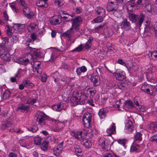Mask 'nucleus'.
Segmentation results:
<instances>
[{"mask_svg": "<svg viewBox=\"0 0 157 157\" xmlns=\"http://www.w3.org/2000/svg\"><path fill=\"white\" fill-rule=\"evenodd\" d=\"M117 141L119 144L122 145L124 148L126 147L125 144L127 142V141L126 139H119L117 140Z\"/></svg>", "mask_w": 157, "mask_h": 157, "instance_id": "nucleus-35", "label": "nucleus"}, {"mask_svg": "<svg viewBox=\"0 0 157 157\" xmlns=\"http://www.w3.org/2000/svg\"><path fill=\"white\" fill-rule=\"evenodd\" d=\"M11 41L13 42H16L18 39V37L17 35H13V36L10 37Z\"/></svg>", "mask_w": 157, "mask_h": 157, "instance_id": "nucleus-44", "label": "nucleus"}, {"mask_svg": "<svg viewBox=\"0 0 157 157\" xmlns=\"http://www.w3.org/2000/svg\"><path fill=\"white\" fill-rule=\"evenodd\" d=\"M129 17L130 20L133 23H135L137 25L140 27L141 25L144 20V16L143 14L138 15L133 14L129 15Z\"/></svg>", "mask_w": 157, "mask_h": 157, "instance_id": "nucleus-3", "label": "nucleus"}, {"mask_svg": "<svg viewBox=\"0 0 157 157\" xmlns=\"http://www.w3.org/2000/svg\"><path fill=\"white\" fill-rule=\"evenodd\" d=\"M125 128L128 133L132 132L133 130V123L131 121H128L127 122Z\"/></svg>", "mask_w": 157, "mask_h": 157, "instance_id": "nucleus-18", "label": "nucleus"}, {"mask_svg": "<svg viewBox=\"0 0 157 157\" xmlns=\"http://www.w3.org/2000/svg\"><path fill=\"white\" fill-rule=\"evenodd\" d=\"M47 79V76L45 74H44L41 76V81L43 82H46Z\"/></svg>", "mask_w": 157, "mask_h": 157, "instance_id": "nucleus-48", "label": "nucleus"}, {"mask_svg": "<svg viewBox=\"0 0 157 157\" xmlns=\"http://www.w3.org/2000/svg\"><path fill=\"white\" fill-rule=\"evenodd\" d=\"M63 142H62L53 148L54 154L56 156H58L61 153L63 150Z\"/></svg>", "mask_w": 157, "mask_h": 157, "instance_id": "nucleus-12", "label": "nucleus"}, {"mask_svg": "<svg viewBox=\"0 0 157 157\" xmlns=\"http://www.w3.org/2000/svg\"><path fill=\"white\" fill-rule=\"evenodd\" d=\"M21 70L22 71H23V70H22L21 69H19L18 70V71H17V73L15 75L14 77H15L17 79V78L18 79L19 78V77L21 76V75H20V74Z\"/></svg>", "mask_w": 157, "mask_h": 157, "instance_id": "nucleus-59", "label": "nucleus"}, {"mask_svg": "<svg viewBox=\"0 0 157 157\" xmlns=\"http://www.w3.org/2000/svg\"><path fill=\"white\" fill-rule=\"evenodd\" d=\"M117 63L124 66L126 65L125 63L123 61L122 59H119L117 61Z\"/></svg>", "mask_w": 157, "mask_h": 157, "instance_id": "nucleus-64", "label": "nucleus"}, {"mask_svg": "<svg viewBox=\"0 0 157 157\" xmlns=\"http://www.w3.org/2000/svg\"><path fill=\"white\" fill-rule=\"evenodd\" d=\"M118 7L116 0H109L107 7V10L109 11H113L117 9Z\"/></svg>", "mask_w": 157, "mask_h": 157, "instance_id": "nucleus-10", "label": "nucleus"}, {"mask_svg": "<svg viewBox=\"0 0 157 157\" xmlns=\"http://www.w3.org/2000/svg\"><path fill=\"white\" fill-rule=\"evenodd\" d=\"M23 10V13L25 16L31 11V10H30V9L28 7H24Z\"/></svg>", "mask_w": 157, "mask_h": 157, "instance_id": "nucleus-51", "label": "nucleus"}, {"mask_svg": "<svg viewBox=\"0 0 157 157\" xmlns=\"http://www.w3.org/2000/svg\"><path fill=\"white\" fill-rule=\"evenodd\" d=\"M55 4L58 5L59 7L63 6L64 4V2L63 0H54Z\"/></svg>", "mask_w": 157, "mask_h": 157, "instance_id": "nucleus-41", "label": "nucleus"}, {"mask_svg": "<svg viewBox=\"0 0 157 157\" xmlns=\"http://www.w3.org/2000/svg\"><path fill=\"white\" fill-rule=\"evenodd\" d=\"M104 25H100L98 27H97L95 28L94 29H93V31H94V32L95 33H99L100 31H101L102 30L104 29Z\"/></svg>", "mask_w": 157, "mask_h": 157, "instance_id": "nucleus-38", "label": "nucleus"}, {"mask_svg": "<svg viewBox=\"0 0 157 157\" xmlns=\"http://www.w3.org/2000/svg\"><path fill=\"white\" fill-rule=\"evenodd\" d=\"M10 132H16V133H22L23 132V131H22L20 128H18L16 129V130L15 129H13L12 130H10Z\"/></svg>", "mask_w": 157, "mask_h": 157, "instance_id": "nucleus-57", "label": "nucleus"}, {"mask_svg": "<svg viewBox=\"0 0 157 157\" xmlns=\"http://www.w3.org/2000/svg\"><path fill=\"white\" fill-rule=\"evenodd\" d=\"M113 14L117 18H120L121 16V11L120 10H117V9L113 10Z\"/></svg>", "mask_w": 157, "mask_h": 157, "instance_id": "nucleus-36", "label": "nucleus"}, {"mask_svg": "<svg viewBox=\"0 0 157 157\" xmlns=\"http://www.w3.org/2000/svg\"><path fill=\"white\" fill-rule=\"evenodd\" d=\"M29 49L30 51V53L28 54L31 57L32 59H34L36 58H40L41 57L40 51L39 49L33 48L29 47Z\"/></svg>", "mask_w": 157, "mask_h": 157, "instance_id": "nucleus-8", "label": "nucleus"}, {"mask_svg": "<svg viewBox=\"0 0 157 157\" xmlns=\"http://www.w3.org/2000/svg\"><path fill=\"white\" fill-rule=\"evenodd\" d=\"M75 33L73 29L71 27L67 31L63 33L62 35L63 37L67 38L68 41H71L75 36Z\"/></svg>", "mask_w": 157, "mask_h": 157, "instance_id": "nucleus-9", "label": "nucleus"}, {"mask_svg": "<svg viewBox=\"0 0 157 157\" xmlns=\"http://www.w3.org/2000/svg\"><path fill=\"white\" fill-rule=\"evenodd\" d=\"M131 150L132 151H135L137 152H139L140 151V149L134 145L132 146L131 147Z\"/></svg>", "mask_w": 157, "mask_h": 157, "instance_id": "nucleus-52", "label": "nucleus"}, {"mask_svg": "<svg viewBox=\"0 0 157 157\" xmlns=\"http://www.w3.org/2000/svg\"><path fill=\"white\" fill-rule=\"evenodd\" d=\"M151 56L152 59H155L157 58V51H154L151 54Z\"/></svg>", "mask_w": 157, "mask_h": 157, "instance_id": "nucleus-50", "label": "nucleus"}, {"mask_svg": "<svg viewBox=\"0 0 157 157\" xmlns=\"http://www.w3.org/2000/svg\"><path fill=\"white\" fill-rule=\"evenodd\" d=\"M48 142L47 141L43 142L40 144V148L41 150L44 151L48 150Z\"/></svg>", "mask_w": 157, "mask_h": 157, "instance_id": "nucleus-25", "label": "nucleus"}, {"mask_svg": "<svg viewBox=\"0 0 157 157\" xmlns=\"http://www.w3.org/2000/svg\"><path fill=\"white\" fill-rule=\"evenodd\" d=\"M93 40V38L92 37H90L89 38L88 40L87 41L86 43L87 44H88L89 45H90V46H91L92 45V44L91 42Z\"/></svg>", "mask_w": 157, "mask_h": 157, "instance_id": "nucleus-62", "label": "nucleus"}, {"mask_svg": "<svg viewBox=\"0 0 157 157\" xmlns=\"http://www.w3.org/2000/svg\"><path fill=\"white\" fill-rule=\"evenodd\" d=\"M128 71L130 73H133L136 72V71L138 69V67L137 65L136 64H130L127 67Z\"/></svg>", "mask_w": 157, "mask_h": 157, "instance_id": "nucleus-20", "label": "nucleus"}, {"mask_svg": "<svg viewBox=\"0 0 157 157\" xmlns=\"http://www.w3.org/2000/svg\"><path fill=\"white\" fill-rule=\"evenodd\" d=\"M33 70L34 72V74H36L37 76H38L41 73V69L39 67H33Z\"/></svg>", "mask_w": 157, "mask_h": 157, "instance_id": "nucleus-34", "label": "nucleus"}, {"mask_svg": "<svg viewBox=\"0 0 157 157\" xmlns=\"http://www.w3.org/2000/svg\"><path fill=\"white\" fill-rule=\"evenodd\" d=\"M9 39L8 38L5 37L3 39V41L2 43L4 44H7L9 42Z\"/></svg>", "mask_w": 157, "mask_h": 157, "instance_id": "nucleus-63", "label": "nucleus"}, {"mask_svg": "<svg viewBox=\"0 0 157 157\" xmlns=\"http://www.w3.org/2000/svg\"><path fill=\"white\" fill-rule=\"evenodd\" d=\"M151 142H155L157 143V135H155L151 137L150 139Z\"/></svg>", "mask_w": 157, "mask_h": 157, "instance_id": "nucleus-54", "label": "nucleus"}, {"mask_svg": "<svg viewBox=\"0 0 157 157\" xmlns=\"http://www.w3.org/2000/svg\"><path fill=\"white\" fill-rule=\"evenodd\" d=\"M34 15V13L31 11L26 14L25 16L29 19L32 18Z\"/></svg>", "mask_w": 157, "mask_h": 157, "instance_id": "nucleus-55", "label": "nucleus"}, {"mask_svg": "<svg viewBox=\"0 0 157 157\" xmlns=\"http://www.w3.org/2000/svg\"><path fill=\"white\" fill-rule=\"evenodd\" d=\"M41 137L37 135L34 138V143L36 145H40L41 142Z\"/></svg>", "mask_w": 157, "mask_h": 157, "instance_id": "nucleus-32", "label": "nucleus"}, {"mask_svg": "<svg viewBox=\"0 0 157 157\" xmlns=\"http://www.w3.org/2000/svg\"><path fill=\"white\" fill-rule=\"evenodd\" d=\"M0 57L3 60L5 61H7L10 58L9 54H1L0 53Z\"/></svg>", "mask_w": 157, "mask_h": 157, "instance_id": "nucleus-33", "label": "nucleus"}, {"mask_svg": "<svg viewBox=\"0 0 157 157\" xmlns=\"http://www.w3.org/2000/svg\"><path fill=\"white\" fill-rule=\"evenodd\" d=\"M38 129V128L36 125H34L32 127H30L28 128V130L33 132H36Z\"/></svg>", "mask_w": 157, "mask_h": 157, "instance_id": "nucleus-43", "label": "nucleus"}, {"mask_svg": "<svg viewBox=\"0 0 157 157\" xmlns=\"http://www.w3.org/2000/svg\"><path fill=\"white\" fill-rule=\"evenodd\" d=\"M152 28L151 27L150 25V24L147 25H146L144 29V36H146L147 35H148V33H150V31L151 29H152Z\"/></svg>", "mask_w": 157, "mask_h": 157, "instance_id": "nucleus-27", "label": "nucleus"}, {"mask_svg": "<svg viewBox=\"0 0 157 157\" xmlns=\"http://www.w3.org/2000/svg\"><path fill=\"white\" fill-rule=\"evenodd\" d=\"M36 25L35 24H32L29 25L28 27V30H30V29L31 30H33L34 29Z\"/></svg>", "mask_w": 157, "mask_h": 157, "instance_id": "nucleus-61", "label": "nucleus"}, {"mask_svg": "<svg viewBox=\"0 0 157 157\" xmlns=\"http://www.w3.org/2000/svg\"><path fill=\"white\" fill-rule=\"evenodd\" d=\"M142 134L139 132L137 133L134 137L135 141L141 140H142Z\"/></svg>", "mask_w": 157, "mask_h": 157, "instance_id": "nucleus-37", "label": "nucleus"}, {"mask_svg": "<svg viewBox=\"0 0 157 157\" xmlns=\"http://www.w3.org/2000/svg\"><path fill=\"white\" fill-rule=\"evenodd\" d=\"M108 112L106 110L101 109L98 113V115L101 118H104L106 116Z\"/></svg>", "mask_w": 157, "mask_h": 157, "instance_id": "nucleus-31", "label": "nucleus"}, {"mask_svg": "<svg viewBox=\"0 0 157 157\" xmlns=\"http://www.w3.org/2000/svg\"><path fill=\"white\" fill-rule=\"evenodd\" d=\"M10 95L8 93L5 92L3 94V98L4 100H6L9 98Z\"/></svg>", "mask_w": 157, "mask_h": 157, "instance_id": "nucleus-58", "label": "nucleus"}, {"mask_svg": "<svg viewBox=\"0 0 157 157\" xmlns=\"http://www.w3.org/2000/svg\"><path fill=\"white\" fill-rule=\"evenodd\" d=\"M131 2L134 4H139L141 5H144L146 3L145 0H131Z\"/></svg>", "mask_w": 157, "mask_h": 157, "instance_id": "nucleus-29", "label": "nucleus"}, {"mask_svg": "<svg viewBox=\"0 0 157 157\" xmlns=\"http://www.w3.org/2000/svg\"><path fill=\"white\" fill-rule=\"evenodd\" d=\"M86 71L87 68L86 67L83 66L78 68L76 70V72L78 75H80L82 72H85Z\"/></svg>", "mask_w": 157, "mask_h": 157, "instance_id": "nucleus-26", "label": "nucleus"}, {"mask_svg": "<svg viewBox=\"0 0 157 157\" xmlns=\"http://www.w3.org/2000/svg\"><path fill=\"white\" fill-rule=\"evenodd\" d=\"M92 119V115L89 112L86 113L83 115L82 121L85 127L87 128L91 127Z\"/></svg>", "mask_w": 157, "mask_h": 157, "instance_id": "nucleus-6", "label": "nucleus"}, {"mask_svg": "<svg viewBox=\"0 0 157 157\" xmlns=\"http://www.w3.org/2000/svg\"><path fill=\"white\" fill-rule=\"evenodd\" d=\"M113 74L116 79L118 80L122 81L126 78L125 73L124 71H120L118 73L115 72Z\"/></svg>", "mask_w": 157, "mask_h": 157, "instance_id": "nucleus-15", "label": "nucleus"}, {"mask_svg": "<svg viewBox=\"0 0 157 157\" xmlns=\"http://www.w3.org/2000/svg\"><path fill=\"white\" fill-rule=\"evenodd\" d=\"M52 107L53 110L60 112L63 108V103L62 102H60L56 105H52Z\"/></svg>", "mask_w": 157, "mask_h": 157, "instance_id": "nucleus-17", "label": "nucleus"}, {"mask_svg": "<svg viewBox=\"0 0 157 157\" xmlns=\"http://www.w3.org/2000/svg\"><path fill=\"white\" fill-rule=\"evenodd\" d=\"M20 110L21 111H28L29 110V108L28 106L23 104H21L18 106L17 109V111Z\"/></svg>", "mask_w": 157, "mask_h": 157, "instance_id": "nucleus-30", "label": "nucleus"}, {"mask_svg": "<svg viewBox=\"0 0 157 157\" xmlns=\"http://www.w3.org/2000/svg\"><path fill=\"white\" fill-rule=\"evenodd\" d=\"M70 21L72 22L71 28L75 29L77 31L78 30L79 27L82 23L81 18L79 16L77 17L74 19H71V20H68L66 21L67 22H69Z\"/></svg>", "mask_w": 157, "mask_h": 157, "instance_id": "nucleus-7", "label": "nucleus"}, {"mask_svg": "<svg viewBox=\"0 0 157 157\" xmlns=\"http://www.w3.org/2000/svg\"><path fill=\"white\" fill-rule=\"evenodd\" d=\"M50 23L52 25H55L56 24H59V20L58 19H53L50 21Z\"/></svg>", "mask_w": 157, "mask_h": 157, "instance_id": "nucleus-56", "label": "nucleus"}, {"mask_svg": "<svg viewBox=\"0 0 157 157\" xmlns=\"http://www.w3.org/2000/svg\"><path fill=\"white\" fill-rule=\"evenodd\" d=\"M141 90L146 93L147 94L150 95L151 94L150 92V90L148 88V86L145 84L143 85L141 87Z\"/></svg>", "mask_w": 157, "mask_h": 157, "instance_id": "nucleus-28", "label": "nucleus"}, {"mask_svg": "<svg viewBox=\"0 0 157 157\" xmlns=\"http://www.w3.org/2000/svg\"><path fill=\"white\" fill-rule=\"evenodd\" d=\"M155 67H152L151 68V73H149L147 75V78H148L149 77V80L150 82H153V80L156 81V78H157L155 76V74H154V72H155Z\"/></svg>", "mask_w": 157, "mask_h": 157, "instance_id": "nucleus-16", "label": "nucleus"}, {"mask_svg": "<svg viewBox=\"0 0 157 157\" xmlns=\"http://www.w3.org/2000/svg\"><path fill=\"white\" fill-rule=\"evenodd\" d=\"M99 142V144L101 147L102 150L105 151L110 149V146L113 143V142L111 143L109 140L104 138H100Z\"/></svg>", "mask_w": 157, "mask_h": 157, "instance_id": "nucleus-5", "label": "nucleus"}, {"mask_svg": "<svg viewBox=\"0 0 157 157\" xmlns=\"http://www.w3.org/2000/svg\"><path fill=\"white\" fill-rule=\"evenodd\" d=\"M6 50L5 46L4 45H2L0 43V52L2 53L6 51Z\"/></svg>", "mask_w": 157, "mask_h": 157, "instance_id": "nucleus-53", "label": "nucleus"}, {"mask_svg": "<svg viewBox=\"0 0 157 157\" xmlns=\"http://www.w3.org/2000/svg\"><path fill=\"white\" fill-rule=\"evenodd\" d=\"M71 135L77 140L81 141V144L84 145L86 148H89L92 145V143L87 139L86 136L82 131H73L71 132Z\"/></svg>", "mask_w": 157, "mask_h": 157, "instance_id": "nucleus-2", "label": "nucleus"}, {"mask_svg": "<svg viewBox=\"0 0 157 157\" xmlns=\"http://www.w3.org/2000/svg\"><path fill=\"white\" fill-rule=\"evenodd\" d=\"M45 2H44L43 0H38L37 1L36 4L37 6L41 8H47L48 4V3H46Z\"/></svg>", "mask_w": 157, "mask_h": 157, "instance_id": "nucleus-23", "label": "nucleus"}, {"mask_svg": "<svg viewBox=\"0 0 157 157\" xmlns=\"http://www.w3.org/2000/svg\"><path fill=\"white\" fill-rule=\"evenodd\" d=\"M90 79L93 83L94 86H98L100 84V77L97 75L93 74L91 75Z\"/></svg>", "mask_w": 157, "mask_h": 157, "instance_id": "nucleus-13", "label": "nucleus"}, {"mask_svg": "<svg viewBox=\"0 0 157 157\" xmlns=\"http://www.w3.org/2000/svg\"><path fill=\"white\" fill-rule=\"evenodd\" d=\"M36 117L37 121L38 124L41 125L45 124V121L48 118V116L47 115L43 112L38 111L36 113Z\"/></svg>", "mask_w": 157, "mask_h": 157, "instance_id": "nucleus-4", "label": "nucleus"}, {"mask_svg": "<svg viewBox=\"0 0 157 157\" xmlns=\"http://www.w3.org/2000/svg\"><path fill=\"white\" fill-rule=\"evenodd\" d=\"M86 91L82 92L80 91H74L72 97L71 98V102L73 106L78 105H84L85 103L86 100L87 98L86 93Z\"/></svg>", "mask_w": 157, "mask_h": 157, "instance_id": "nucleus-1", "label": "nucleus"}, {"mask_svg": "<svg viewBox=\"0 0 157 157\" xmlns=\"http://www.w3.org/2000/svg\"><path fill=\"white\" fill-rule=\"evenodd\" d=\"M29 59H22L19 61V63L26 65L29 63Z\"/></svg>", "mask_w": 157, "mask_h": 157, "instance_id": "nucleus-49", "label": "nucleus"}, {"mask_svg": "<svg viewBox=\"0 0 157 157\" xmlns=\"http://www.w3.org/2000/svg\"><path fill=\"white\" fill-rule=\"evenodd\" d=\"M24 84L25 86L29 88H32L34 86V84L28 80H26L24 82Z\"/></svg>", "mask_w": 157, "mask_h": 157, "instance_id": "nucleus-39", "label": "nucleus"}, {"mask_svg": "<svg viewBox=\"0 0 157 157\" xmlns=\"http://www.w3.org/2000/svg\"><path fill=\"white\" fill-rule=\"evenodd\" d=\"M145 11L150 13H152L154 15L156 14L157 10L153 8L152 5L150 4H147L146 5L144 8Z\"/></svg>", "mask_w": 157, "mask_h": 157, "instance_id": "nucleus-14", "label": "nucleus"}, {"mask_svg": "<svg viewBox=\"0 0 157 157\" xmlns=\"http://www.w3.org/2000/svg\"><path fill=\"white\" fill-rule=\"evenodd\" d=\"M33 63H32V65H33V67H39L40 66L41 63L39 61L36 60H34L33 62Z\"/></svg>", "mask_w": 157, "mask_h": 157, "instance_id": "nucleus-46", "label": "nucleus"}, {"mask_svg": "<svg viewBox=\"0 0 157 157\" xmlns=\"http://www.w3.org/2000/svg\"><path fill=\"white\" fill-rule=\"evenodd\" d=\"M37 100L33 98H29L27 99L26 102V104H30L31 105H33L36 102Z\"/></svg>", "mask_w": 157, "mask_h": 157, "instance_id": "nucleus-40", "label": "nucleus"}, {"mask_svg": "<svg viewBox=\"0 0 157 157\" xmlns=\"http://www.w3.org/2000/svg\"><path fill=\"white\" fill-rule=\"evenodd\" d=\"M84 46L83 44H80L78 47L76 48L74 50H72V52H75L76 51L78 52H80L82 51L84 48Z\"/></svg>", "mask_w": 157, "mask_h": 157, "instance_id": "nucleus-42", "label": "nucleus"}, {"mask_svg": "<svg viewBox=\"0 0 157 157\" xmlns=\"http://www.w3.org/2000/svg\"><path fill=\"white\" fill-rule=\"evenodd\" d=\"M102 16H103L100 15L95 18L94 20V22L95 23H97L101 22L103 20V18L102 17Z\"/></svg>", "mask_w": 157, "mask_h": 157, "instance_id": "nucleus-45", "label": "nucleus"}, {"mask_svg": "<svg viewBox=\"0 0 157 157\" xmlns=\"http://www.w3.org/2000/svg\"><path fill=\"white\" fill-rule=\"evenodd\" d=\"M15 2H13L12 3H10L9 4V5L10 6V7L12 8L13 10L17 13V9L16 8V6H15Z\"/></svg>", "mask_w": 157, "mask_h": 157, "instance_id": "nucleus-47", "label": "nucleus"}, {"mask_svg": "<svg viewBox=\"0 0 157 157\" xmlns=\"http://www.w3.org/2000/svg\"><path fill=\"white\" fill-rule=\"evenodd\" d=\"M120 26L121 28L125 31H128L131 29V25L129 21L127 19H124L121 23Z\"/></svg>", "mask_w": 157, "mask_h": 157, "instance_id": "nucleus-11", "label": "nucleus"}, {"mask_svg": "<svg viewBox=\"0 0 157 157\" xmlns=\"http://www.w3.org/2000/svg\"><path fill=\"white\" fill-rule=\"evenodd\" d=\"M123 106L124 108L126 107L128 109L133 108L135 106L132 101L130 100H128L125 101Z\"/></svg>", "mask_w": 157, "mask_h": 157, "instance_id": "nucleus-21", "label": "nucleus"}, {"mask_svg": "<svg viewBox=\"0 0 157 157\" xmlns=\"http://www.w3.org/2000/svg\"><path fill=\"white\" fill-rule=\"evenodd\" d=\"M82 9L80 7H77L76 8V12L77 13L79 14L82 12Z\"/></svg>", "mask_w": 157, "mask_h": 157, "instance_id": "nucleus-60", "label": "nucleus"}, {"mask_svg": "<svg viewBox=\"0 0 157 157\" xmlns=\"http://www.w3.org/2000/svg\"><path fill=\"white\" fill-rule=\"evenodd\" d=\"M106 132L108 133V136H111L112 134H115L116 133L115 124L113 123L111 127L107 130Z\"/></svg>", "mask_w": 157, "mask_h": 157, "instance_id": "nucleus-19", "label": "nucleus"}, {"mask_svg": "<svg viewBox=\"0 0 157 157\" xmlns=\"http://www.w3.org/2000/svg\"><path fill=\"white\" fill-rule=\"evenodd\" d=\"M95 10L98 15L103 16L105 14V10L102 7H98L95 9Z\"/></svg>", "mask_w": 157, "mask_h": 157, "instance_id": "nucleus-24", "label": "nucleus"}, {"mask_svg": "<svg viewBox=\"0 0 157 157\" xmlns=\"http://www.w3.org/2000/svg\"><path fill=\"white\" fill-rule=\"evenodd\" d=\"M75 150V152L76 155L78 156H81L82 155V151L81 148L79 145L74 144L73 145Z\"/></svg>", "mask_w": 157, "mask_h": 157, "instance_id": "nucleus-22", "label": "nucleus"}]
</instances>
